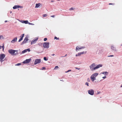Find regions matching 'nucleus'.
Returning a JSON list of instances; mask_svg holds the SVG:
<instances>
[{
	"label": "nucleus",
	"mask_w": 122,
	"mask_h": 122,
	"mask_svg": "<svg viewBox=\"0 0 122 122\" xmlns=\"http://www.w3.org/2000/svg\"><path fill=\"white\" fill-rule=\"evenodd\" d=\"M45 67H42V70L45 69Z\"/></svg>",
	"instance_id": "obj_41"
},
{
	"label": "nucleus",
	"mask_w": 122,
	"mask_h": 122,
	"mask_svg": "<svg viewBox=\"0 0 122 122\" xmlns=\"http://www.w3.org/2000/svg\"><path fill=\"white\" fill-rule=\"evenodd\" d=\"M20 22L22 23H24L25 24H27L28 23V21L27 20H26L25 21L21 20L20 21Z\"/></svg>",
	"instance_id": "obj_13"
},
{
	"label": "nucleus",
	"mask_w": 122,
	"mask_h": 122,
	"mask_svg": "<svg viewBox=\"0 0 122 122\" xmlns=\"http://www.w3.org/2000/svg\"><path fill=\"white\" fill-rule=\"evenodd\" d=\"M55 55V54H52L51 55L52 56H54Z\"/></svg>",
	"instance_id": "obj_44"
},
{
	"label": "nucleus",
	"mask_w": 122,
	"mask_h": 122,
	"mask_svg": "<svg viewBox=\"0 0 122 122\" xmlns=\"http://www.w3.org/2000/svg\"><path fill=\"white\" fill-rule=\"evenodd\" d=\"M78 56H80L81 55L80 52L78 53Z\"/></svg>",
	"instance_id": "obj_34"
},
{
	"label": "nucleus",
	"mask_w": 122,
	"mask_h": 122,
	"mask_svg": "<svg viewBox=\"0 0 122 122\" xmlns=\"http://www.w3.org/2000/svg\"><path fill=\"white\" fill-rule=\"evenodd\" d=\"M2 48L4 50V46H0V49H1Z\"/></svg>",
	"instance_id": "obj_22"
},
{
	"label": "nucleus",
	"mask_w": 122,
	"mask_h": 122,
	"mask_svg": "<svg viewBox=\"0 0 122 122\" xmlns=\"http://www.w3.org/2000/svg\"><path fill=\"white\" fill-rule=\"evenodd\" d=\"M56 39L57 40H59V38H57L55 36L54 37V39Z\"/></svg>",
	"instance_id": "obj_29"
},
{
	"label": "nucleus",
	"mask_w": 122,
	"mask_h": 122,
	"mask_svg": "<svg viewBox=\"0 0 122 122\" xmlns=\"http://www.w3.org/2000/svg\"><path fill=\"white\" fill-rule=\"evenodd\" d=\"M23 39L22 38H20L19 39V42H20V41H21V40H22Z\"/></svg>",
	"instance_id": "obj_28"
},
{
	"label": "nucleus",
	"mask_w": 122,
	"mask_h": 122,
	"mask_svg": "<svg viewBox=\"0 0 122 122\" xmlns=\"http://www.w3.org/2000/svg\"><path fill=\"white\" fill-rule=\"evenodd\" d=\"M28 39L27 37V36L25 37L24 41L22 42V44H23L24 43H26V42L28 41Z\"/></svg>",
	"instance_id": "obj_11"
},
{
	"label": "nucleus",
	"mask_w": 122,
	"mask_h": 122,
	"mask_svg": "<svg viewBox=\"0 0 122 122\" xmlns=\"http://www.w3.org/2000/svg\"><path fill=\"white\" fill-rule=\"evenodd\" d=\"M102 74H107L108 72H107V71H106L105 72H104L102 73Z\"/></svg>",
	"instance_id": "obj_21"
},
{
	"label": "nucleus",
	"mask_w": 122,
	"mask_h": 122,
	"mask_svg": "<svg viewBox=\"0 0 122 122\" xmlns=\"http://www.w3.org/2000/svg\"><path fill=\"white\" fill-rule=\"evenodd\" d=\"M75 68H76V69H78V70H79L80 69V68H77V67H76Z\"/></svg>",
	"instance_id": "obj_42"
},
{
	"label": "nucleus",
	"mask_w": 122,
	"mask_h": 122,
	"mask_svg": "<svg viewBox=\"0 0 122 122\" xmlns=\"http://www.w3.org/2000/svg\"><path fill=\"white\" fill-rule=\"evenodd\" d=\"M121 87H122V85H121Z\"/></svg>",
	"instance_id": "obj_49"
},
{
	"label": "nucleus",
	"mask_w": 122,
	"mask_h": 122,
	"mask_svg": "<svg viewBox=\"0 0 122 122\" xmlns=\"http://www.w3.org/2000/svg\"><path fill=\"white\" fill-rule=\"evenodd\" d=\"M16 51L15 50H14L12 49H10L9 50L8 52L11 55H13L14 54H17V53H15Z\"/></svg>",
	"instance_id": "obj_4"
},
{
	"label": "nucleus",
	"mask_w": 122,
	"mask_h": 122,
	"mask_svg": "<svg viewBox=\"0 0 122 122\" xmlns=\"http://www.w3.org/2000/svg\"><path fill=\"white\" fill-rule=\"evenodd\" d=\"M85 48V46L80 47L79 46H77L76 48V50L77 51L80 49H82Z\"/></svg>",
	"instance_id": "obj_7"
},
{
	"label": "nucleus",
	"mask_w": 122,
	"mask_h": 122,
	"mask_svg": "<svg viewBox=\"0 0 122 122\" xmlns=\"http://www.w3.org/2000/svg\"><path fill=\"white\" fill-rule=\"evenodd\" d=\"M70 71H71V70H69L67 71L66 72H65L66 73H67V72H69Z\"/></svg>",
	"instance_id": "obj_35"
},
{
	"label": "nucleus",
	"mask_w": 122,
	"mask_h": 122,
	"mask_svg": "<svg viewBox=\"0 0 122 122\" xmlns=\"http://www.w3.org/2000/svg\"><path fill=\"white\" fill-rule=\"evenodd\" d=\"M109 5H114V4L113 3H110L109 4Z\"/></svg>",
	"instance_id": "obj_37"
},
{
	"label": "nucleus",
	"mask_w": 122,
	"mask_h": 122,
	"mask_svg": "<svg viewBox=\"0 0 122 122\" xmlns=\"http://www.w3.org/2000/svg\"><path fill=\"white\" fill-rule=\"evenodd\" d=\"M85 84L86 85H87V86H89V84L87 82H86V83Z\"/></svg>",
	"instance_id": "obj_32"
},
{
	"label": "nucleus",
	"mask_w": 122,
	"mask_h": 122,
	"mask_svg": "<svg viewBox=\"0 0 122 122\" xmlns=\"http://www.w3.org/2000/svg\"><path fill=\"white\" fill-rule=\"evenodd\" d=\"M87 81H89L90 80H89V78H88L87 79Z\"/></svg>",
	"instance_id": "obj_39"
},
{
	"label": "nucleus",
	"mask_w": 122,
	"mask_h": 122,
	"mask_svg": "<svg viewBox=\"0 0 122 122\" xmlns=\"http://www.w3.org/2000/svg\"><path fill=\"white\" fill-rule=\"evenodd\" d=\"M67 54H66V55H65V56H63L62 57H65V56H67Z\"/></svg>",
	"instance_id": "obj_45"
},
{
	"label": "nucleus",
	"mask_w": 122,
	"mask_h": 122,
	"mask_svg": "<svg viewBox=\"0 0 122 122\" xmlns=\"http://www.w3.org/2000/svg\"><path fill=\"white\" fill-rule=\"evenodd\" d=\"M7 21H5V22H7Z\"/></svg>",
	"instance_id": "obj_48"
},
{
	"label": "nucleus",
	"mask_w": 122,
	"mask_h": 122,
	"mask_svg": "<svg viewBox=\"0 0 122 122\" xmlns=\"http://www.w3.org/2000/svg\"><path fill=\"white\" fill-rule=\"evenodd\" d=\"M31 60V59H27L25 61H24L23 62L24 64L28 63Z\"/></svg>",
	"instance_id": "obj_9"
},
{
	"label": "nucleus",
	"mask_w": 122,
	"mask_h": 122,
	"mask_svg": "<svg viewBox=\"0 0 122 122\" xmlns=\"http://www.w3.org/2000/svg\"><path fill=\"white\" fill-rule=\"evenodd\" d=\"M58 66H56L54 69V70H56L58 68Z\"/></svg>",
	"instance_id": "obj_23"
},
{
	"label": "nucleus",
	"mask_w": 122,
	"mask_h": 122,
	"mask_svg": "<svg viewBox=\"0 0 122 122\" xmlns=\"http://www.w3.org/2000/svg\"><path fill=\"white\" fill-rule=\"evenodd\" d=\"M114 56L113 55H111L110 56H108V57H113V56Z\"/></svg>",
	"instance_id": "obj_36"
},
{
	"label": "nucleus",
	"mask_w": 122,
	"mask_h": 122,
	"mask_svg": "<svg viewBox=\"0 0 122 122\" xmlns=\"http://www.w3.org/2000/svg\"><path fill=\"white\" fill-rule=\"evenodd\" d=\"M106 76H104V77H102V78H103L104 79H105V78H106Z\"/></svg>",
	"instance_id": "obj_40"
},
{
	"label": "nucleus",
	"mask_w": 122,
	"mask_h": 122,
	"mask_svg": "<svg viewBox=\"0 0 122 122\" xmlns=\"http://www.w3.org/2000/svg\"><path fill=\"white\" fill-rule=\"evenodd\" d=\"M28 24L29 25H34V24L30 23L29 22H28Z\"/></svg>",
	"instance_id": "obj_26"
},
{
	"label": "nucleus",
	"mask_w": 122,
	"mask_h": 122,
	"mask_svg": "<svg viewBox=\"0 0 122 122\" xmlns=\"http://www.w3.org/2000/svg\"><path fill=\"white\" fill-rule=\"evenodd\" d=\"M27 51H26V49L25 50H24V51H22V53H24L26 52H27Z\"/></svg>",
	"instance_id": "obj_17"
},
{
	"label": "nucleus",
	"mask_w": 122,
	"mask_h": 122,
	"mask_svg": "<svg viewBox=\"0 0 122 122\" xmlns=\"http://www.w3.org/2000/svg\"><path fill=\"white\" fill-rule=\"evenodd\" d=\"M24 35V34H23L21 36H20V37L21 38H23Z\"/></svg>",
	"instance_id": "obj_25"
},
{
	"label": "nucleus",
	"mask_w": 122,
	"mask_h": 122,
	"mask_svg": "<svg viewBox=\"0 0 122 122\" xmlns=\"http://www.w3.org/2000/svg\"><path fill=\"white\" fill-rule=\"evenodd\" d=\"M47 40V39L46 38H45L44 39V41H46Z\"/></svg>",
	"instance_id": "obj_33"
},
{
	"label": "nucleus",
	"mask_w": 122,
	"mask_h": 122,
	"mask_svg": "<svg viewBox=\"0 0 122 122\" xmlns=\"http://www.w3.org/2000/svg\"><path fill=\"white\" fill-rule=\"evenodd\" d=\"M98 74L97 73H96L92 74L91 77V79L92 81H93L95 80L96 79L95 78L98 75Z\"/></svg>",
	"instance_id": "obj_2"
},
{
	"label": "nucleus",
	"mask_w": 122,
	"mask_h": 122,
	"mask_svg": "<svg viewBox=\"0 0 122 122\" xmlns=\"http://www.w3.org/2000/svg\"><path fill=\"white\" fill-rule=\"evenodd\" d=\"M41 62V60L40 59H36L34 62V64L36 65L37 64Z\"/></svg>",
	"instance_id": "obj_5"
},
{
	"label": "nucleus",
	"mask_w": 122,
	"mask_h": 122,
	"mask_svg": "<svg viewBox=\"0 0 122 122\" xmlns=\"http://www.w3.org/2000/svg\"><path fill=\"white\" fill-rule=\"evenodd\" d=\"M41 3H39L38 4H36V6L35 7L36 8H37L40 7V6H41Z\"/></svg>",
	"instance_id": "obj_15"
},
{
	"label": "nucleus",
	"mask_w": 122,
	"mask_h": 122,
	"mask_svg": "<svg viewBox=\"0 0 122 122\" xmlns=\"http://www.w3.org/2000/svg\"><path fill=\"white\" fill-rule=\"evenodd\" d=\"M20 7V6L19 5H15L13 7V8L14 9H15L17 8H18Z\"/></svg>",
	"instance_id": "obj_14"
},
{
	"label": "nucleus",
	"mask_w": 122,
	"mask_h": 122,
	"mask_svg": "<svg viewBox=\"0 0 122 122\" xmlns=\"http://www.w3.org/2000/svg\"><path fill=\"white\" fill-rule=\"evenodd\" d=\"M88 93L90 95H93L94 94V91L93 90L91 89L88 91Z\"/></svg>",
	"instance_id": "obj_8"
},
{
	"label": "nucleus",
	"mask_w": 122,
	"mask_h": 122,
	"mask_svg": "<svg viewBox=\"0 0 122 122\" xmlns=\"http://www.w3.org/2000/svg\"><path fill=\"white\" fill-rule=\"evenodd\" d=\"M49 43L44 42L43 44V47L46 48H48L49 47Z\"/></svg>",
	"instance_id": "obj_3"
},
{
	"label": "nucleus",
	"mask_w": 122,
	"mask_h": 122,
	"mask_svg": "<svg viewBox=\"0 0 122 122\" xmlns=\"http://www.w3.org/2000/svg\"><path fill=\"white\" fill-rule=\"evenodd\" d=\"M44 60L46 61H47L48 60V59H46V57H44Z\"/></svg>",
	"instance_id": "obj_27"
},
{
	"label": "nucleus",
	"mask_w": 122,
	"mask_h": 122,
	"mask_svg": "<svg viewBox=\"0 0 122 122\" xmlns=\"http://www.w3.org/2000/svg\"><path fill=\"white\" fill-rule=\"evenodd\" d=\"M76 56H78V54H76Z\"/></svg>",
	"instance_id": "obj_43"
},
{
	"label": "nucleus",
	"mask_w": 122,
	"mask_h": 122,
	"mask_svg": "<svg viewBox=\"0 0 122 122\" xmlns=\"http://www.w3.org/2000/svg\"><path fill=\"white\" fill-rule=\"evenodd\" d=\"M74 9L73 8H70V9L69 10H74Z\"/></svg>",
	"instance_id": "obj_30"
},
{
	"label": "nucleus",
	"mask_w": 122,
	"mask_h": 122,
	"mask_svg": "<svg viewBox=\"0 0 122 122\" xmlns=\"http://www.w3.org/2000/svg\"><path fill=\"white\" fill-rule=\"evenodd\" d=\"M4 38L2 35H0V39H3Z\"/></svg>",
	"instance_id": "obj_19"
},
{
	"label": "nucleus",
	"mask_w": 122,
	"mask_h": 122,
	"mask_svg": "<svg viewBox=\"0 0 122 122\" xmlns=\"http://www.w3.org/2000/svg\"><path fill=\"white\" fill-rule=\"evenodd\" d=\"M38 40V38H37L36 39H33L32 41L31 42V44H32L35 43L36 41H37Z\"/></svg>",
	"instance_id": "obj_10"
},
{
	"label": "nucleus",
	"mask_w": 122,
	"mask_h": 122,
	"mask_svg": "<svg viewBox=\"0 0 122 122\" xmlns=\"http://www.w3.org/2000/svg\"><path fill=\"white\" fill-rule=\"evenodd\" d=\"M80 53L82 55V54H86V51H85V52L83 51V52H80Z\"/></svg>",
	"instance_id": "obj_18"
},
{
	"label": "nucleus",
	"mask_w": 122,
	"mask_h": 122,
	"mask_svg": "<svg viewBox=\"0 0 122 122\" xmlns=\"http://www.w3.org/2000/svg\"><path fill=\"white\" fill-rule=\"evenodd\" d=\"M26 50L27 51L29 52L30 51V50L29 49H26Z\"/></svg>",
	"instance_id": "obj_31"
},
{
	"label": "nucleus",
	"mask_w": 122,
	"mask_h": 122,
	"mask_svg": "<svg viewBox=\"0 0 122 122\" xmlns=\"http://www.w3.org/2000/svg\"><path fill=\"white\" fill-rule=\"evenodd\" d=\"M95 66V63H93L91 65L90 67V69L92 71H93L95 70V69H97L100 67H101L102 66V65H98L97 66H96V67H94Z\"/></svg>",
	"instance_id": "obj_1"
},
{
	"label": "nucleus",
	"mask_w": 122,
	"mask_h": 122,
	"mask_svg": "<svg viewBox=\"0 0 122 122\" xmlns=\"http://www.w3.org/2000/svg\"><path fill=\"white\" fill-rule=\"evenodd\" d=\"M100 93V92H98V93H97V94H99Z\"/></svg>",
	"instance_id": "obj_46"
},
{
	"label": "nucleus",
	"mask_w": 122,
	"mask_h": 122,
	"mask_svg": "<svg viewBox=\"0 0 122 122\" xmlns=\"http://www.w3.org/2000/svg\"><path fill=\"white\" fill-rule=\"evenodd\" d=\"M21 65V63H19L16 64L15 65V66H20Z\"/></svg>",
	"instance_id": "obj_20"
},
{
	"label": "nucleus",
	"mask_w": 122,
	"mask_h": 122,
	"mask_svg": "<svg viewBox=\"0 0 122 122\" xmlns=\"http://www.w3.org/2000/svg\"><path fill=\"white\" fill-rule=\"evenodd\" d=\"M51 2H53V1H51Z\"/></svg>",
	"instance_id": "obj_47"
},
{
	"label": "nucleus",
	"mask_w": 122,
	"mask_h": 122,
	"mask_svg": "<svg viewBox=\"0 0 122 122\" xmlns=\"http://www.w3.org/2000/svg\"><path fill=\"white\" fill-rule=\"evenodd\" d=\"M47 16V15L46 14H44L43 15V17H46Z\"/></svg>",
	"instance_id": "obj_24"
},
{
	"label": "nucleus",
	"mask_w": 122,
	"mask_h": 122,
	"mask_svg": "<svg viewBox=\"0 0 122 122\" xmlns=\"http://www.w3.org/2000/svg\"><path fill=\"white\" fill-rule=\"evenodd\" d=\"M55 16L54 15H52L51 16V17H54Z\"/></svg>",
	"instance_id": "obj_38"
},
{
	"label": "nucleus",
	"mask_w": 122,
	"mask_h": 122,
	"mask_svg": "<svg viewBox=\"0 0 122 122\" xmlns=\"http://www.w3.org/2000/svg\"><path fill=\"white\" fill-rule=\"evenodd\" d=\"M17 37H16L14 38L13 40L11 41V42L12 43H14L17 40Z\"/></svg>",
	"instance_id": "obj_12"
},
{
	"label": "nucleus",
	"mask_w": 122,
	"mask_h": 122,
	"mask_svg": "<svg viewBox=\"0 0 122 122\" xmlns=\"http://www.w3.org/2000/svg\"><path fill=\"white\" fill-rule=\"evenodd\" d=\"M5 55L4 54L0 55V60L1 62H2L4 61L3 60L5 57Z\"/></svg>",
	"instance_id": "obj_6"
},
{
	"label": "nucleus",
	"mask_w": 122,
	"mask_h": 122,
	"mask_svg": "<svg viewBox=\"0 0 122 122\" xmlns=\"http://www.w3.org/2000/svg\"><path fill=\"white\" fill-rule=\"evenodd\" d=\"M111 48L114 51H116V49L115 47L113 46H111Z\"/></svg>",
	"instance_id": "obj_16"
}]
</instances>
